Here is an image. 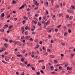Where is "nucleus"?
Here are the masks:
<instances>
[{
    "label": "nucleus",
    "instance_id": "nucleus-1",
    "mask_svg": "<svg viewBox=\"0 0 75 75\" xmlns=\"http://www.w3.org/2000/svg\"><path fill=\"white\" fill-rule=\"evenodd\" d=\"M26 5V4H24L20 7L19 8V10H21V9H22V8H24V6Z\"/></svg>",
    "mask_w": 75,
    "mask_h": 75
},
{
    "label": "nucleus",
    "instance_id": "nucleus-2",
    "mask_svg": "<svg viewBox=\"0 0 75 75\" xmlns=\"http://www.w3.org/2000/svg\"><path fill=\"white\" fill-rule=\"evenodd\" d=\"M21 31H22V34H23L24 32V31H25V29H24V27H23L21 28Z\"/></svg>",
    "mask_w": 75,
    "mask_h": 75
},
{
    "label": "nucleus",
    "instance_id": "nucleus-3",
    "mask_svg": "<svg viewBox=\"0 0 75 75\" xmlns=\"http://www.w3.org/2000/svg\"><path fill=\"white\" fill-rule=\"evenodd\" d=\"M49 21H50L48 20L46 23H45V25L46 24V25H49L50 24V22H49Z\"/></svg>",
    "mask_w": 75,
    "mask_h": 75
},
{
    "label": "nucleus",
    "instance_id": "nucleus-4",
    "mask_svg": "<svg viewBox=\"0 0 75 75\" xmlns=\"http://www.w3.org/2000/svg\"><path fill=\"white\" fill-rule=\"evenodd\" d=\"M67 70H69L70 71H71L72 70V68H70L69 67H67Z\"/></svg>",
    "mask_w": 75,
    "mask_h": 75
},
{
    "label": "nucleus",
    "instance_id": "nucleus-5",
    "mask_svg": "<svg viewBox=\"0 0 75 75\" xmlns=\"http://www.w3.org/2000/svg\"><path fill=\"white\" fill-rule=\"evenodd\" d=\"M72 23H71V24H69L67 25V27H69V25L70 27H72Z\"/></svg>",
    "mask_w": 75,
    "mask_h": 75
},
{
    "label": "nucleus",
    "instance_id": "nucleus-6",
    "mask_svg": "<svg viewBox=\"0 0 75 75\" xmlns=\"http://www.w3.org/2000/svg\"><path fill=\"white\" fill-rule=\"evenodd\" d=\"M4 45V47H6V48H7V47H8V45L7 44V43H5Z\"/></svg>",
    "mask_w": 75,
    "mask_h": 75
},
{
    "label": "nucleus",
    "instance_id": "nucleus-7",
    "mask_svg": "<svg viewBox=\"0 0 75 75\" xmlns=\"http://www.w3.org/2000/svg\"><path fill=\"white\" fill-rule=\"evenodd\" d=\"M0 31L1 33H4V29H1L0 30Z\"/></svg>",
    "mask_w": 75,
    "mask_h": 75
},
{
    "label": "nucleus",
    "instance_id": "nucleus-8",
    "mask_svg": "<svg viewBox=\"0 0 75 75\" xmlns=\"http://www.w3.org/2000/svg\"><path fill=\"white\" fill-rule=\"evenodd\" d=\"M23 18L24 20H28V17L26 16H23Z\"/></svg>",
    "mask_w": 75,
    "mask_h": 75
},
{
    "label": "nucleus",
    "instance_id": "nucleus-9",
    "mask_svg": "<svg viewBox=\"0 0 75 75\" xmlns=\"http://www.w3.org/2000/svg\"><path fill=\"white\" fill-rule=\"evenodd\" d=\"M4 16H5L4 13H3L1 15V17H4Z\"/></svg>",
    "mask_w": 75,
    "mask_h": 75
},
{
    "label": "nucleus",
    "instance_id": "nucleus-10",
    "mask_svg": "<svg viewBox=\"0 0 75 75\" xmlns=\"http://www.w3.org/2000/svg\"><path fill=\"white\" fill-rule=\"evenodd\" d=\"M30 28L29 27H28V26H26L25 27V30H30Z\"/></svg>",
    "mask_w": 75,
    "mask_h": 75
},
{
    "label": "nucleus",
    "instance_id": "nucleus-11",
    "mask_svg": "<svg viewBox=\"0 0 75 75\" xmlns=\"http://www.w3.org/2000/svg\"><path fill=\"white\" fill-rule=\"evenodd\" d=\"M35 4L37 6H38L39 5V4L37 3V1H35Z\"/></svg>",
    "mask_w": 75,
    "mask_h": 75
},
{
    "label": "nucleus",
    "instance_id": "nucleus-12",
    "mask_svg": "<svg viewBox=\"0 0 75 75\" xmlns=\"http://www.w3.org/2000/svg\"><path fill=\"white\" fill-rule=\"evenodd\" d=\"M72 9V8H70V13H71V14H72V13H74V11H72V10H71V9Z\"/></svg>",
    "mask_w": 75,
    "mask_h": 75
},
{
    "label": "nucleus",
    "instance_id": "nucleus-13",
    "mask_svg": "<svg viewBox=\"0 0 75 75\" xmlns=\"http://www.w3.org/2000/svg\"><path fill=\"white\" fill-rule=\"evenodd\" d=\"M67 34H68V33H67V32H65L64 33V36H67Z\"/></svg>",
    "mask_w": 75,
    "mask_h": 75
},
{
    "label": "nucleus",
    "instance_id": "nucleus-14",
    "mask_svg": "<svg viewBox=\"0 0 75 75\" xmlns=\"http://www.w3.org/2000/svg\"><path fill=\"white\" fill-rule=\"evenodd\" d=\"M13 26L11 25L8 27V28L9 29H10L11 28H13Z\"/></svg>",
    "mask_w": 75,
    "mask_h": 75
},
{
    "label": "nucleus",
    "instance_id": "nucleus-15",
    "mask_svg": "<svg viewBox=\"0 0 75 75\" xmlns=\"http://www.w3.org/2000/svg\"><path fill=\"white\" fill-rule=\"evenodd\" d=\"M54 64H57V63H58V61L55 60H54Z\"/></svg>",
    "mask_w": 75,
    "mask_h": 75
},
{
    "label": "nucleus",
    "instance_id": "nucleus-16",
    "mask_svg": "<svg viewBox=\"0 0 75 75\" xmlns=\"http://www.w3.org/2000/svg\"><path fill=\"white\" fill-rule=\"evenodd\" d=\"M51 1L52 6H54V0H51Z\"/></svg>",
    "mask_w": 75,
    "mask_h": 75
},
{
    "label": "nucleus",
    "instance_id": "nucleus-17",
    "mask_svg": "<svg viewBox=\"0 0 75 75\" xmlns=\"http://www.w3.org/2000/svg\"><path fill=\"white\" fill-rule=\"evenodd\" d=\"M12 3L13 4H16V2L14 0H13L12 1Z\"/></svg>",
    "mask_w": 75,
    "mask_h": 75
},
{
    "label": "nucleus",
    "instance_id": "nucleus-18",
    "mask_svg": "<svg viewBox=\"0 0 75 75\" xmlns=\"http://www.w3.org/2000/svg\"><path fill=\"white\" fill-rule=\"evenodd\" d=\"M73 18V16H70L69 17V19L70 20H72Z\"/></svg>",
    "mask_w": 75,
    "mask_h": 75
},
{
    "label": "nucleus",
    "instance_id": "nucleus-19",
    "mask_svg": "<svg viewBox=\"0 0 75 75\" xmlns=\"http://www.w3.org/2000/svg\"><path fill=\"white\" fill-rule=\"evenodd\" d=\"M74 54H71V58H73L74 57Z\"/></svg>",
    "mask_w": 75,
    "mask_h": 75
},
{
    "label": "nucleus",
    "instance_id": "nucleus-20",
    "mask_svg": "<svg viewBox=\"0 0 75 75\" xmlns=\"http://www.w3.org/2000/svg\"><path fill=\"white\" fill-rule=\"evenodd\" d=\"M32 22H33L34 24H36L37 23V22H35L34 20Z\"/></svg>",
    "mask_w": 75,
    "mask_h": 75
},
{
    "label": "nucleus",
    "instance_id": "nucleus-21",
    "mask_svg": "<svg viewBox=\"0 0 75 75\" xmlns=\"http://www.w3.org/2000/svg\"><path fill=\"white\" fill-rule=\"evenodd\" d=\"M17 56L18 57H23V56L22 55H21V54H17Z\"/></svg>",
    "mask_w": 75,
    "mask_h": 75
},
{
    "label": "nucleus",
    "instance_id": "nucleus-22",
    "mask_svg": "<svg viewBox=\"0 0 75 75\" xmlns=\"http://www.w3.org/2000/svg\"><path fill=\"white\" fill-rule=\"evenodd\" d=\"M4 26L5 28H7L8 27V25H5Z\"/></svg>",
    "mask_w": 75,
    "mask_h": 75
},
{
    "label": "nucleus",
    "instance_id": "nucleus-23",
    "mask_svg": "<svg viewBox=\"0 0 75 75\" xmlns=\"http://www.w3.org/2000/svg\"><path fill=\"white\" fill-rule=\"evenodd\" d=\"M23 63L25 65H27V61H25Z\"/></svg>",
    "mask_w": 75,
    "mask_h": 75
},
{
    "label": "nucleus",
    "instance_id": "nucleus-24",
    "mask_svg": "<svg viewBox=\"0 0 75 75\" xmlns=\"http://www.w3.org/2000/svg\"><path fill=\"white\" fill-rule=\"evenodd\" d=\"M42 69H45V67L43 66L42 67Z\"/></svg>",
    "mask_w": 75,
    "mask_h": 75
},
{
    "label": "nucleus",
    "instance_id": "nucleus-25",
    "mask_svg": "<svg viewBox=\"0 0 75 75\" xmlns=\"http://www.w3.org/2000/svg\"><path fill=\"white\" fill-rule=\"evenodd\" d=\"M22 51H23V52H22L23 54L25 53V52H26L25 50H22Z\"/></svg>",
    "mask_w": 75,
    "mask_h": 75
},
{
    "label": "nucleus",
    "instance_id": "nucleus-26",
    "mask_svg": "<svg viewBox=\"0 0 75 75\" xmlns=\"http://www.w3.org/2000/svg\"><path fill=\"white\" fill-rule=\"evenodd\" d=\"M38 24L39 26H40V25H41V23H40V22H38Z\"/></svg>",
    "mask_w": 75,
    "mask_h": 75
},
{
    "label": "nucleus",
    "instance_id": "nucleus-27",
    "mask_svg": "<svg viewBox=\"0 0 75 75\" xmlns=\"http://www.w3.org/2000/svg\"><path fill=\"white\" fill-rule=\"evenodd\" d=\"M71 8L73 9H74V8H75V7H74V6L73 5H71Z\"/></svg>",
    "mask_w": 75,
    "mask_h": 75
},
{
    "label": "nucleus",
    "instance_id": "nucleus-28",
    "mask_svg": "<svg viewBox=\"0 0 75 75\" xmlns=\"http://www.w3.org/2000/svg\"><path fill=\"white\" fill-rule=\"evenodd\" d=\"M62 14H61V13H60L59 14V17H61V16H62Z\"/></svg>",
    "mask_w": 75,
    "mask_h": 75
},
{
    "label": "nucleus",
    "instance_id": "nucleus-29",
    "mask_svg": "<svg viewBox=\"0 0 75 75\" xmlns=\"http://www.w3.org/2000/svg\"><path fill=\"white\" fill-rule=\"evenodd\" d=\"M36 75H40V72L38 71L36 73Z\"/></svg>",
    "mask_w": 75,
    "mask_h": 75
},
{
    "label": "nucleus",
    "instance_id": "nucleus-30",
    "mask_svg": "<svg viewBox=\"0 0 75 75\" xmlns=\"http://www.w3.org/2000/svg\"><path fill=\"white\" fill-rule=\"evenodd\" d=\"M66 18H67L68 19V18H69V15H66Z\"/></svg>",
    "mask_w": 75,
    "mask_h": 75
},
{
    "label": "nucleus",
    "instance_id": "nucleus-31",
    "mask_svg": "<svg viewBox=\"0 0 75 75\" xmlns=\"http://www.w3.org/2000/svg\"><path fill=\"white\" fill-rule=\"evenodd\" d=\"M2 61L3 63H4V64H7L6 62H4V60H2Z\"/></svg>",
    "mask_w": 75,
    "mask_h": 75
},
{
    "label": "nucleus",
    "instance_id": "nucleus-32",
    "mask_svg": "<svg viewBox=\"0 0 75 75\" xmlns=\"http://www.w3.org/2000/svg\"><path fill=\"white\" fill-rule=\"evenodd\" d=\"M21 61L22 62H24V59L23 58H21Z\"/></svg>",
    "mask_w": 75,
    "mask_h": 75
},
{
    "label": "nucleus",
    "instance_id": "nucleus-33",
    "mask_svg": "<svg viewBox=\"0 0 75 75\" xmlns=\"http://www.w3.org/2000/svg\"><path fill=\"white\" fill-rule=\"evenodd\" d=\"M32 69V70H33L34 71H35V68H34V67H31Z\"/></svg>",
    "mask_w": 75,
    "mask_h": 75
},
{
    "label": "nucleus",
    "instance_id": "nucleus-34",
    "mask_svg": "<svg viewBox=\"0 0 75 75\" xmlns=\"http://www.w3.org/2000/svg\"><path fill=\"white\" fill-rule=\"evenodd\" d=\"M24 36H23L21 37V38L22 40H23V39H24Z\"/></svg>",
    "mask_w": 75,
    "mask_h": 75
},
{
    "label": "nucleus",
    "instance_id": "nucleus-35",
    "mask_svg": "<svg viewBox=\"0 0 75 75\" xmlns=\"http://www.w3.org/2000/svg\"><path fill=\"white\" fill-rule=\"evenodd\" d=\"M10 17V14H9L7 16V18H9Z\"/></svg>",
    "mask_w": 75,
    "mask_h": 75
},
{
    "label": "nucleus",
    "instance_id": "nucleus-36",
    "mask_svg": "<svg viewBox=\"0 0 75 75\" xmlns=\"http://www.w3.org/2000/svg\"><path fill=\"white\" fill-rule=\"evenodd\" d=\"M40 72H41V73H42V74H44V71L42 70H41Z\"/></svg>",
    "mask_w": 75,
    "mask_h": 75
},
{
    "label": "nucleus",
    "instance_id": "nucleus-37",
    "mask_svg": "<svg viewBox=\"0 0 75 75\" xmlns=\"http://www.w3.org/2000/svg\"><path fill=\"white\" fill-rule=\"evenodd\" d=\"M68 31L69 33H71V30L70 29L69 30H68Z\"/></svg>",
    "mask_w": 75,
    "mask_h": 75
},
{
    "label": "nucleus",
    "instance_id": "nucleus-38",
    "mask_svg": "<svg viewBox=\"0 0 75 75\" xmlns=\"http://www.w3.org/2000/svg\"><path fill=\"white\" fill-rule=\"evenodd\" d=\"M29 40L30 41H33V40L32 38H30Z\"/></svg>",
    "mask_w": 75,
    "mask_h": 75
},
{
    "label": "nucleus",
    "instance_id": "nucleus-39",
    "mask_svg": "<svg viewBox=\"0 0 75 75\" xmlns=\"http://www.w3.org/2000/svg\"><path fill=\"white\" fill-rule=\"evenodd\" d=\"M9 42L10 43H11V42H13V40H9Z\"/></svg>",
    "mask_w": 75,
    "mask_h": 75
},
{
    "label": "nucleus",
    "instance_id": "nucleus-40",
    "mask_svg": "<svg viewBox=\"0 0 75 75\" xmlns=\"http://www.w3.org/2000/svg\"><path fill=\"white\" fill-rule=\"evenodd\" d=\"M42 24H44V25H45V21H42Z\"/></svg>",
    "mask_w": 75,
    "mask_h": 75
},
{
    "label": "nucleus",
    "instance_id": "nucleus-41",
    "mask_svg": "<svg viewBox=\"0 0 75 75\" xmlns=\"http://www.w3.org/2000/svg\"><path fill=\"white\" fill-rule=\"evenodd\" d=\"M46 13L47 15L48 14V11H46Z\"/></svg>",
    "mask_w": 75,
    "mask_h": 75
},
{
    "label": "nucleus",
    "instance_id": "nucleus-42",
    "mask_svg": "<svg viewBox=\"0 0 75 75\" xmlns=\"http://www.w3.org/2000/svg\"><path fill=\"white\" fill-rule=\"evenodd\" d=\"M15 44H17L18 43H19V42L18 41H17V42H16L15 43Z\"/></svg>",
    "mask_w": 75,
    "mask_h": 75
},
{
    "label": "nucleus",
    "instance_id": "nucleus-43",
    "mask_svg": "<svg viewBox=\"0 0 75 75\" xmlns=\"http://www.w3.org/2000/svg\"><path fill=\"white\" fill-rule=\"evenodd\" d=\"M39 44H42V41H40L39 42Z\"/></svg>",
    "mask_w": 75,
    "mask_h": 75
},
{
    "label": "nucleus",
    "instance_id": "nucleus-44",
    "mask_svg": "<svg viewBox=\"0 0 75 75\" xmlns=\"http://www.w3.org/2000/svg\"><path fill=\"white\" fill-rule=\"evenodd\" d=\"M47 51L49 52H51V50H50V49H47Z\"/></svg>",
    "mask_w": 75,
    "mask_h": 75
},
{
    "label": "nucleus",
    "instance_id": "nucleus-45",
    "mask_svg": "<svg viewBox=\"0 0 75 75\" xmlns=\"http://www.w3.org/2000/svg\"><path fill=\"white\" fill-rule=\"evenodd\" d=\"M16 74L17 75H19V73L18 72H16Z\"/></svg>",
    "mask_w": 75,
    "mask_h": 75
},
{
    "label": "nucleus",
    "instance_id": "nucleus-46",
    "mask_svg": "<svg viewBox=\"0 0 75 75\" xmlns=\"http://www.w3.org/2000/svg\"><path fill=\"white\" fill-rule=\"evenodd\" d=\"M22 23L23 24H25V20H24L22 21Z\"/></svg>",
    "mask_w": 75,
    "mask_h": 75
},
{
    "label": "nucleus",
    "instance_id": "nucleus-47",
    "mask_svg": "<svg viewBox=\"0 0 75 75\" xmlns=\"http://www.w3.org/2000/svg\"><path fill=\"white\" fill-rule=\"evenodd\" d=\"M61 25H59L57 26V28H59V27H61Z\"/></svg>",
    "mask_w": 75,
    "mask_h": 75
},
{
    "label": "nucleus",
    "instance_id": "nucleus-48",
    "mask_svg": "<svg viewBox=\"0 0 75 75\" xmlns=\"http://www.w3.org/2000/svg\"><path fill=\"white\" fill-rule=\"evenodd\" d=\"M56 67H58L59 66H60V64H57L56 65Z\"/></svg>",
    "mask_w": 75,
    "mask_h": 75
},
{
    "label": "nucleus",
    "instance_id": "nucleus-49",
    "mask_svg": "<svg viewBox=\"0 0 75 75\" xmlns=\"http://www.w3.org/2000/svg\"><path fill=\"white\" fill-rule=\"evenodd\" d=\"M58 29H55V31L56 32H57V31H58Z\"/></svg>",
    "mask_w": 75,
    "mask_h": 75
},
{
    "label": "nucleus",
    "instance_id": "nucleus-50",
    "mask_svg": "<svg viewBox=\"0 0 75 75\" xmlns=\"http://www.w3.org/2000/svg\"><path fill=\"white\" fill-rule=\"evenodd\" d=\"M28 32V31H27L25 32V35H28V33H26Z\"/></svg>",
    "mask_w": 75,
    "mask_h": 75
},
{
    "label": "nucleus",
    "instance_id": "nucleus-51",
    "mask_svg": "<svg viewBox=\"0 0 75 75\" xmlns=\"http://www.w3.org/2000/svg\"><path fill=\"white\" fill-rule=\"evenodd\" d=\"M50 42L51 43H54V41H53V40H51Z\"/></svg>",
    "mask_w": 75,
    "mask_h": 75
},
{
    "label": "nucleus",
    "instance_id": "nucleus-52",
    "mask_svg": "<svg viewBox=\"0 0 75 75\" xmlns=\"http://www.w3.org/2000/svg\"><path fill=\"white\" fill-rule=\"evenodd\" d=\"M48 38H51V35H48Z\"/></svg>",
    "mask_w": 75,
    "mask_h": 75
},
{
    "label": "nucleus",
    "instance_id": "nucleus-53",
    "mask_svg": "<svg viewBox=\"0 0 75 75\" xmlns=\"http://www.w3.org/2000/svg\"><path fill=\"white\" fill-rule=\"evenodd\" d=\"M62 67L60 66L59 67V69H62Z\"/></svg>",
    "mask_w": 75,
    "mask_h": 75
},
{
    "label": "nucleus",
    "instance_id": "nucleus-54",
    "mask_svg": "<svg viewBox=\"0 0 75 75\" xmlns=\"http://www.w3.org/2000/svg\"><path fill=\"white\" fill-rule=\"evenodd\" d=\"M27 66L28 67H30V63L29 64H28L27 65Z\"/></svg>",
    "mask_w": 75,
    "mask_h": 75
},
{
    "label": "nucleus",
    "instance_id": "nucleus-55",
    "mask_svg": "<svg viewBox=\"0 0 75 75\" xmlns=\"http://www.w3.org/2000/svg\"><path fill=\"white\" fill-rule=\"evenodd\" d=\"M13 13H14V14H15V13H16V11H13Z\"/></svg>",
    "mask_w": 75,
    "mask_h": 75
},
{
    "label": "nucleus",
    "instance_id": "nucleus-56",
    "mask_svg": "<svg viewBox=\"0 0 75 75\" xmlns=\"http://www.w3.org/2000/svg\"><path fill=\"white\" fill-rule=\"evenodd\" d=\"M5 41L6 42H8V39H5Z\"/></svg>",
    "mask_w": 75,
    "mask_h": 75
},
{
    "label": "nucleus",
    "instance_id": "nucleus-57",
    "mask_svg": "<svg viewBox=\"0 0 75 75\" xmlns=\"http://www.w3.org/2000/svg\"><path fill=\"white\" fill-rule=\"evenodd\" d=\"M58 69H55L54 71H55V72H57V71H58Z\"/></svg>",
    "mask_w": 75,
    "mask_h": 75
},
{
    "label": "nucleus",
    "instance_id": "nucleus-58",
    "mask_svg": "<svg viewBox=\"0 0 75 75\" xmlns=\"http://www.w3.org/2000/svg\"><path fill=\"white\" fill-rule=\"evenodd\" d=\"M17 50H18L16 48V49H15L14 51H15L16 52L17 51Z\"/></svg>",
    "mask_w": 75,
    "mask_h": 75
},
{
    "label": "nucleus",
    "instance_id": "nucleus-59",
    "mask_svg": "<svg viewBox=\"0 0 75 75\" xmlns=\"http://www.w3.org/2000/svg\"><path fill=\"white\" fill-rule=\"evenodd\" d=\"M64 73H65V71H62V73L63 74H64Z\"/></svg>",
    "mask_w": 75,
    "mask_h": 75
},
{
    "label": "nucleus",
    "instance_id": "nucleus-60",
    "mask_svg": "<svg viewBox=\"0 0 75 75\" xmlns=\"http://www.w3.org/2000/svg\"><path fill=\"white\" fill-rule=\"evenodd\" d=\"M36 52L37 54H39V53H40V52H39V51H38V50L36 51Z\"/></svg>",
    "mask_w": 75,
    "mask_h": 75
},
{
    "label": "nucleus",
    "instance_id": "nucleus-61",
    "mask_svg": "<svg viewBox=\"0 0 75 75\" xmlns=\"http://www.w3.org/2000/svg\"><path fill=\"white\" fill-rule=\"evenodd\" d=\"M8 52H4V54L6 55V54H8Z\"/></svg>",
    "mask_w": 75,
    "mask_h": 75
},
{
    "label": "nucleus",
    "instance_id": "nucleus-62",
    "mask_svg": "<svg viewBox=\"0 0 75 75\" xmlns=\"http://www.w3.org/2000/svg\"><path fill=\"white\" fill-rule=\"evenodd\" d=\"M39 47H40V45H37V46L36 47V48H39Z\"/></svg>",
    "mask_w": 75,
    "mask_h": 75
},
{
    "label": "nucleus",
    "instance_id": "nucleus-63",
    "mask_svg": "<svg viewBox=\"0 0 75 75\" xmlns=\"http://www.w3.org/2000/svg\"><path fill=\"white\" fill-rule=\"evenodd\" d=\"M61 57H64V54H61Z\"/></svg>",
    "mask_w": 75,
    "mask_h": 75
},
{
    "label": "nucleus",
    "instance_id": "nucleus-64",
    "mask_svg": "<svg viewBox=\"0 0 75 75\" xmlns=\"http://www.w3.org/2000/svg\"><path fill=\"white\" fill-rule=\"evenodd\" d=\"M68 65L67 64H65V67H67L68 66Z\"/></svg>",
    "mask_w": 75,
    "mask_h": 75
}]
</instances>
